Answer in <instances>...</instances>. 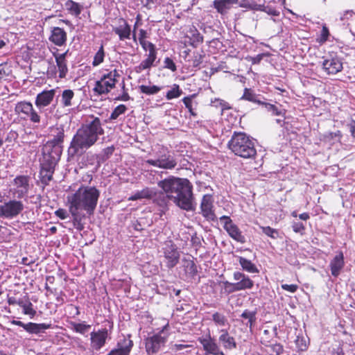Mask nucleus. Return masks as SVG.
Listing matches in <instances>:
<instances>
[{"mask_svg":"<svg viewBox=\"0 0 355 355\" xmlns=\"http://www.w3.org/2000/svg\"><path fill=\"white\" fill-rule=\"evenodd\" d=\"M329 35L330 33L329 28L327 27L326 25H324L322 26L320 35L317 39L318 42H319L321 44L325 43L328 40Z\"/></svg>","mask_w":355,"mask_h":355,"instance_id":"obj_51","label":"nucleus"},{"mask_svg":"<svg viewBox=\"0 0 355 355\" xmlns=\"http://www.w3.org/2000/svg\"><path fill=\"white\" fill-rule=\"evenodd\" d=\"M219 219L220 221H223V228L232 239L242 244L246 242L245 236L243 235L238 226L232 222L230 216H223Z\"/></svg>","mask_w":355,"mask_h":355,"instance_id":"obj_14","label":"nucleus"},{"mask_svg":"<svg viewBox=\"0 0 355 355\" xmlns=\"http://www.w3.org/2000/svg\"><path fill=\"white\" fill-rule=\"evenodd\" d=\"M119 77V71L116 69L112 71L105 70L101 79L95 83L94 92L99 95L109 93L115 87L117 78Z\"/></svg>","mask_w":355,"mask_h":355,"instance_id":"obj_7","label":"nucleus"},{"mask_svg":"<svg viewBox=\"0 0 355 355\" xmlns=\"http://www.w3.org/2000/svg\"><path fill=\"white\" fill-rule=\"evenodd\" d=\"M100 191L94 186H81L67 197L69 209L94 214L97 207Z\"/></svg>","mask_w":355,"mask_h":355,"instance_id":"obj_3","label":"nucleus"},{"mask_svg":"<svg viewBox=\"0 0 355 355\" xmlns=\"http://www.w3.org/2000/svg\"><path fill=\"white\" fill-rule=\"evenodd\" d=\"M295 343L299 350L305 351L307 349L306 341L304 340L303 338H300L299 336H297Z\"/></svg>","mask_w":355,"mask_h":355,"instance_id":"obj_60","label":"nucleus"},{"mask_svg":"<svg viewBox=\"0 0 355 355\" xmlns=\"http://www.w3.org/2000/svg\"><path fill=\"white\" fill-rule=\"evenodd\" d=\"M198 340L202 345L204 350L207 354L212 355L224 354L223 352L220 349L215 338H212L210 334L198 338Z\"/></svg>","mask_w":355,"mask_h":355,"instance_id":"obj_15","label":"nucleus"},{"mask_svg":"<svg viewBox=\"0 0 355 355\" xmlns=\"http://www.w3.org/2000/svg\"><path fill=\"white\" fill-rule=\"evenodd\" d=\"M168 329V324L164 325L156 334L145 339V348L148 355L157 354L162 346L165 345L168 338V334L164 332Z\"/></svg>","mask_w":355,"mask_h":355,"instance_id":"obj_8","label":"nucleus"},{"mask_svg":"<svg viewBox=\"0 0 355 355\" xmlns=\"http://www.w3.org/2000/svg\"><path fill=\"white\" fill-rule=\"evenodd\" d=\"M190 44L193 47H198L200 44L203 42V36L199 33V31L194 28L191 31Z\"/></svg>","mask_w":355,"mask_h":355,"instance_id":"obj_40","label":"nucleus"},{"mask_svg":"<svg viewBox=\"0 0 355 355\" xmlns=\"http://www.w3.org/2000/svg\"><path fill=\"white\" fill-rule=\"evenodd\" d=\"M139 89L142 94L154 95L157 94L162 89V87L150 84L149 85H141L139 86Z\"/></svg>","mask_w":355,"mask_h":355,"instance_id":"obj_38","label":"nucleus"},{"mask_svg":"<svg viewBox=\"0 0 355 355\" xmlns=\"http://www.w3.org/2000/svg\"><path fill=\"white\" fill-rule=\"evenodd\" d=\"M346 125L350 132L351 135L355 138V120L352 119L349 122H347Z\"/></svg>","mask_w":355,"mask_h":355,"instance_id":"obj_64","label":"nucleus"},{"mask_svg":"<svg viewBox=\"0 0 355 355\" xmlns=\"http://www.w3.org/2000/svg\"><path fill=\"white\" fill-rule=\"evenodd\" d=\"M115 148L114 146H108L102 150L97 155L99 162H105L114 153Z\"/></svg>","mask_w":355,"mask_h":355,"instance_id":"obj_41","label":"nucleus"},{"mask_svg":"<svg viewBox=\"0 0 355 355\" xmlns=\"http://www.w3.org/2000/svg\"><path fill=\"white\" fill-rule=\"evenodd\" d=\"M220 333L218 340L225 349L231 350L236 348L237 345L234 338L229 334L227 329H221Z\"/></svg>","mask_w":355,"mask_h":355,"instance_id":"obj_27","label":"nucleus"},{"mask_svg":"<svg viewBox=\"0 0 355 355\" xmlns=\"http://www.w3.org/2000/svg\"><path fill=\"white\" fill-rule=\"evenodd\" d=\"M183 267L185 272L190 277H193L198 273L197 266L193 261V257L189 256L182 259Z\"/></svg>","mask_w":355,"mask_h":355,"instance_id":"obj_28","label":"nucleus"},{"mask_svg":"<svg viewBox=\"0 0 355 355\" xmlns=\"http://www.w3.org/2000/svg\"><path fill=\"white\" fill-rule=\"evenodd\" d=\"M74 97V92L71 89H64L61 95V103L63 107L72 105V100Z\"/></svg>","mask_w":355,"mask_h":355,"instance_id":"obj_34","label":"nucleus"},{"mask_svg":"<svg viewBox=\"0 0 355 355\" xmlns=\"http://www.w3.org/2000/svg\"><path fill=\"white\" fill-rule=\"evenodd\" d=\"M49 40L54 44L61 46L64 44L67 41V33L63 28L53 27L51 30Z\"/></svg>","mask_w":355,"mask_h":355,"instance_id":"obj_26","label":"nucleus"},{"mask_svg":"<svg viewBox=\"0 0 355 355\" xmlns=\"http://www.w3.org/2000/svg\"><path fill=\"white\" fill-rule=\"evenodd\" d=\"M263 234L272 239H277L279 236L278 231L276 229H273L269 226L261 227Z\"/></svg>","mask_w":355,"mask_h":355,"instance_id":"obj_50","label":"nucleus"},{"mask_svg":"<svg viewBox=\"0 0 355 355\" xmlns=\"http://www.w3.org/2000/svg\"><path fill=\"white\" fill-rule=\"evenodd\" d=\"M195 97V94L190 95L188 96H186L182 98V102L184 103L186 108L189 110L190 114L193 116H196L197 113L195 112L196 107H193L197 105L196 102H193V98Z\"/></svg>","mask_w":355,"mask_h":355,"instance_id":"obj_36","label":"nucleus"},{"mask_svg":"<svg viewBox=\"0 0 355 355\" xmlns=\"http://www.w3.org/2000/svg\"><path fill=\"white\" fill-rule=\"evenodd\" d=\"M153 195V191L146 187L141 191H136L133 195L128 198V200L135 201L141 199H150Z\"/></svg>","mask_w":355,"mask_h":355,"instance_id":"obj_32","label":"nucleus"},{"mask_svg":"<svg viewBox=\"0 0 355 355\" xmlns=\"http://www.w3.org/2000/svg\"><path fill=\"white\" fill-rule=\"evenodd\" d=\"M257 311H250L248 309H245L243 311L241 317L245 320H247V322H245L247 327H249L250 330H252V327L255 324L257 320Z\"/></svg>","mask_w":355,"mask_h":355,"instance_id":"obj_33","label":"nucleus"},{"mask_svg":"<svg viewBox=\"0 0 355 355\" xmlns=\"http://www.w3.org/2000/svg\"><path fill=\"white\" fill-rule=\"evenodd\" d=\"M212 320L214 322L216 325L223 327L227 324V318L222 313L215 312L212 315Z\"/></svg>","mask_w":355,"mask_h":355,"instance_id":"obj_44","label":"nucleus"},{"mask_svg":"<svg viewBox=\"0 0 355 355\" xmlns=\"http://www.w3.org/2000/svg\"><path fill=\"white\" fill-rule=\"evenodd\" d=\"M71 325L74 331L81 334H85L91 328V325L87 324L85 322L76 323L75 322H72Z\"/></svg>","mask_w":355,"mask_h":355,"instance_id":"obj_43","label":"nucleus"},{"mask_svg":"<svg viewBox=\"0 0 355 355\" xmlns=\"http://www.w3.org/2000/svg\"><path fill=\"white\" fill-rule=\"evenodd\" d=\"M10 323L14 325L23 327L29 334H39L44 333L45 330L51 328V324L28 322L25 324L19 320H13Z\"/></svg>","mask_w":355,"mask_h":355,"instance_id":"obj_16","label":"nucleus"},{"mask_svg":"<svg viewBox=\"0 0 355 355\" xmlns=\"http://www.w3.org/2000/svg\"><path fill=\"white\" fill-rule=\"evenodd\" d=\"M150 49L148 50V54L147 58L153 61H155L157 58V49L155 45H150Z\"/></svg>","mask_w":355,"mask_h":355,"instance_id":"obj_61","label":"nucleus"},{"mask_svg":"<svg viewBox=\"0 0 355 355\" xmlns=\"http://www.w3.org/2000/svg\"><path fill=\"white\" fill-rule=\"evenodd\" d=\"M126 110L127 107L125 105L121 104L116 106L110 114V121L116 120L120 115L125 114Z\"/></svg>","mask_w":355,"mask_h":355,"instance_id":"obj_45","label":"nucleus"},{"mask_svg":"<svg viewBox=\"0 0 355 355\" xmlns=\"http://www.w3.org/2000/svg\"><path fill=\"white\" fill-rule=\"evenodd\" d=\"M145 164L164 170H173L178 165V162L167 148L160 146L155 153V157L146 160Z\"/></svg>","mask_w":355,"mask_h":355,"instance_id":"obj_6","label":"nucleus"},{"mask_svg":"<svg viewBox=\"0 0 355 355\" xmlns=\"http://www.w3.org/2000/svg\"><path fill=\"white\" fill-rule=\"evenodd\" d=\"M223 284H224V292L226 294H230L233 293L237 291H240L237 283H232L228 281L223 282Z\"/></svg>","mask_w":355,"mask_h":355,"instance_id":"obj_47","label":"nucleus"},{"mask_svg":"<svg viewBox=\"0 0 355 355\" xmlns=\"http://www.w3.org/2000/svg\"><path fill=\"white\" fill-rule=\"evenodd\" d=\"M321 66L323 71L327 75H336L343 69L341 59L334 53L323 56Z\"/></svg>","mask_w":355,"mask_h":355,"instance_id":"obj_11","label":"nucleus"},{"mask_svg":"<svg viewBox=\"0 0 355 355\" xmlns=\"http://www.w3.org/2000/svg\"><path fill=\"white\" fill-rule=\"evenodd\" d=\"M56 216L62 220H64L68 217V213L66 209L60 208L55 211Z\"/></svg>","mask_w":355,"mask_h":355,"instance_id":"obj_63","label":"nucleus"},{"mask_svg":"<svg viewBox=\"0 0 355 355\" xmlns=\"http://www.w3.org/2000/svg\"><path fill=\"white\" fill-rule=\"evenodd\" d=\"M239 100L248 101L259 105H262L264 104L266 98L262 95L257 94L252 89L245 88L243 94Z\"/></svg>","mask_w":355,"mask_h":355,"instance_id":"obj_24","label":"nucleus"},{"mask_svg":"<svg viewBox=\"0 0 355 355\" xmlns=\"http://www.w3.org/2000/svg\"><path fill=\"white\" fill-rule=\"evenodd\" d=\"M344 266V255L343 252L340 251L331 260L329 263L331 275L335 277H338Z\"/></svg>","mask_w":355,"mask_h":355,"instance_id":"obj_21","label":"nucleus"},{"mask_svg":"<svg viewBox=\"0 0 355 355\" xmlns=\"http://www.w3.org/2000/svg\"><path fill=\"white\" fill-rule=\"evenodd\" d=\"M15 111L21 119L29 120L34 123L40 122V116L34 110L30 102L21 101L16 104Z\"/></svg>","mask_w":355,"mask_h":355,"instance_id":"obj_12","label":"nucleus"},{"mask_svg":"<svg viewBox=\"0 0 355 355\" xmlns=\"http://www.w3.org/2000/svg\"><path fill=\"white\" fill-rule=\"evenodd\" d=\"M214 198L210 194L203 196L201 203L200 210L202 215L207 220H215L216 216L214 211Z\"/></svg>","mask_w":355,"mask_h":355,"instance_id":"obj_17","label":"nucleus"},{"mask_svg":"<svg viewBox=\"0 0 355 355\" xmlns=\"http://www.w3.org/2000/svg\"><path fill=\"white\" fill-rule=\"evenodd\" d=\"M160 252L162 253L161 257L164 258L163 261L168 268L171 269L178 263L180 256V252L172 241H166Z\"/></svg>","mask_w":355,"mask_h":355,"instance_id":"obj_9","label":"nucleus"},{"mask_svg":"<svg viewBox=\"0 0 355 355\" xmlns=\"http://www.w3.org/2000/svg\"><path fill=\"white\" fill-rule=\"evenodd\" d=\"M72 218H73V224L75 228L79 231H81L84 229V225L82 223V220L85 218V214L84 212H80L78 211H74L71 209H69Z\"/></svg>","mask_w":355,"mask_h":355,"instance_id":"obj_30","label":"nucleus"},{"mask_svg":"<svg viewBox=\"0 0 355 355\" xmlns=\"http://www.w3.org/2000/svg\"><path fill=\"white\" fill-rule=\"evenodd\" d=\"M166 197L180 209L186 211H194L196 203L193 195V185L187 178L173 175L158 182Z\"/></svg>","mask_w":355,"mask_h":355,"instance_id":"obj_2","label":"nucleus"},{"mask_svg":"<svg viewBox=\"0 0 355 355\" xmlns=\"http://www.w3.org/2000/svg\"><path fill=\"white\" fill-rule=\"evenodd\" d=\"M292 228L295 233H299L301 235H303L304 234L305 226L301 222H293Z\"/></svg>","mask_w":355,"mask_h":355,"instance_id":"obj_54","label":"nucleus"},{"mask_svg":"<svg viewBox=\"0 0 355 355\" xmlns=\"http://www.w3.org/2000/svg\"><path fill=\"white\" fill-rule=\"evenodd\" d=\"M91 347L92 349L98 351L105 344L108 336V331L106 328L92 331L90 334Z\"/></svg>","mask_w":355,"mask_h":355,"instance_id":"obj_19","label":"nucleus"},{"mask_svg":"<svg viewBox=\"0 0 355 355\" xmlns=\"http://www.w3.org/2000/svg\"><path fill=\"white\" fill-rule=\"evenodd\" d=\"M104 57H105V53H104L103 46H101L94 55V60L92 62V65L94 67L99 65L101 63H102L103 62Z\"/></svg>","mask_w":355,"mask_h":355,"instance_id":"obj_48","label":"nucleus"},{"mask_svg":"<svg viewBox=\"0 0 355 355\" xmlns=\"http://www.w3.org/2000/svg\"><path fill=\"white\" fill-rule=\"evenodd\" d=\"M261 344L264 345L266 347H270L272 352L276 354V355H280L284 352V347L281 344L275 343L272 345H270V339L268 338H261Z\"/></svg>","mask_w":355,"mask_h":355,"instance_id":"obj_39","label":"nucleus"},{"mask_svg":"<svg viewBox=\"0 0 355 355\" xmlns=\"http://www.w3.org/2000/svg\"><path fill=\"white\" fill-rule=\"evenodd\" d=\"M164 64L165 68L168 69L173 72L177 70V67H176L175 62L173 61L172 59H171L168 57H167L164 59Z\"/></svg>","mask_w":355,"mask_h":355,"instance_id":"obj_57","label":"nucleus"},{"mask_svg":"<svg viewBox=\"0 0 355 355\" xmlns=\"http://www.w3.org/2000/svg\"><path fill=\"white\" fill-rule=\"evenodd\" d=\"M233 278L236 281L239 291L251 289L254 286V282L242 272H234L233 274Z\"/></svg>","mask_w":355,"mask_h":355,"instance_id":"obj_22","label":"nucleus"},{"mask_svg":"<svg viewBox=\"0 0 355 355\" xmlns=\"http://www.w3.org/2000/svg\"><path fill=\"white\" fill-rule=\"evenodd\" d=\"M30 180L31 178L28 175L16 176L12 181L13 188L10 189L13 196L18 199L26 197L31 189Z\"/></svg>","mask_w":355,"mask_h":355,"instance_id":"obj_10","label":"nucleus"},{"mask_svg":"<svg viewBox=\"0 0 355 355\" xmlns=\"http://www.w3.org/2000/svg\"><path fill=\"white\" fill-rule=\"evenodd\" d=\"M133 346V342L130 339V336H128V338L123 337L121 339L117 344V347L123 350L124 352H126L128 355H129L131 349Z\"/></svg>","mask_w":355,"mask_h":355,"instance_id":"obj_35","label":"nucleus"},{"mask_svg":"<svg viewBox=\"0 0 355 355\" xmlns=\"http://www.w3.org/2000/svg\"><path fill=\"white\" fill-rule=\"evenodd\" d=\"M144 218H140L139 220L132 221L131 227L136 231H142L144 229Z\"/></svg>","mask_w":355,"mask_h":355,"instance_id":"obj_56","label":"nucleus"},{"mask_svg":"<svg viewBox=\"0 0 355 355\" xmlns=\"http://www.w3.org/2000/svg\"><path fill=\"white\" fill-rule=\"evenodd\" d=\"M262 105L265 106L266 110L268 112H271L272 114L274 116H283L284 114V110H280L275 105L270 104L264 101V104Z\"/></svg>","mask_w":355,"mask_h":355,"instance_id":"obj_46","label":"nucleus"},{"mask_svg":"<svg viewBox=\"0 0 355 355\" xmlns=\"http://www.w3.org/2000/svg\"><path fill=\"white\" fill-rule=\"evenodd\" d=\"M52 139L49 140L46 144H51L63 150V143L65 137L64 130L62 125L55 126L51 129Z\"/></svg>","mask_w":355,"mask_h":355,"instance_id":"obj_20","label":"nucleus"},{"mask_svg":"<svg viewBox=\"0 0 355 355\" xmlns=\"http://www.w3.org/2000/svg\"><path fill=\"white\" fill-rule=\"evenodd\" d=\"M23 313L25 315H28L32 318L35 314L36 311L33 308V304L31 302H28L27 304L23 307Z\"/></svg>","mask_w":355,"mask_h":355,"instance_id":"obj_55","label":"nucleus"},{"mask_svg":"<svg viewBox=\"0 0 355 355\" xmlns=\"http://www.w3.org/2000/svg\"><path fill=\"white\" fill-rule=\"evenodd\" d=\"M68 54V51L63 53H53V55L55 59L56 64L58 68L59 77L64 78L68 73V68L67 64L66 58Z\"/></svg>","mask_w":355,"mask_h":355,"instance_id":"obj_25","label":"nucleus"},{"mask_svg":"<svg viewBox=\"0 0 355 355\" xmlns=\"http://www.w3.org/2000/svg\"><path fill=\"white\" fill-rule=\"evenodd\" d=\"M105 133L101 120L89 115L73 135L67 150V161L83 155L93 146Z\"/></svg>","mask_w":355,"mask_h":355,"instance_id":"obj_1","label":"nucleus"},{"mask_svg":"<svg viewBox=\"0 0 355 355\" xmlns=\"http://www.w3.org/2000/svg\"><path fill=\"white\" fill-rule=\"evenodd\" d=\"M204 55L198 52H194L191 60L192 66L193 67H199L202 62Z\"/></svg>","mask_w":355,"mask_h":355,"instance_id":"obj_53","label":"nucleus"},{"mask_svg":"<svg viewBox=\"0 0 355 355\" xmlns=\"http://www.w3.org/2000/svg\"><path fill=\"white\" fill-rule=\"evenodd\" d=\"M282 288L284 291H287L291 293H294L297 291L298 286L296 284H282Z\"/></svg>","mask_w":355,"mask_h":355,"instance_id":"obj_62","label":"nucleus"},{"mask_svg":"<svg viewBox=\"0 0 355 355\" xmlns=\"http://www.w3.org/2000/svg\"><path fill=\"white\" fill-rule=\"evenodd\" d=\"M153 63L150 60L146 58L136 67V71L139 73L145 69H150L153 65Z\"/></svg>","mask_w":355,"mask_h":355,"instance_id":"obj_52","label":"nucleus"},{"mask_svg":"<svg viewBox=\"0 0 355 355\" xmlns=\"http://www.w3.org/2000/svg\"><path fill=\"white\" fill-rule=\"evenodd\" d=\"M236 257L243 270L249 273H258L259 272L256 265L250 260L240 256H237Z\"/></svg>","mask_w":355,"mask_h":355,"instance_id":"obj_29","label":"nucleus"},{"mask_svg":"<svg viewBox=\"0 0 355 355\" xmlns=\"http://www.w3.org/2000/svg\"><path fill=\"white\" fill-rule=\"evenodd\" d=\"M262 11L265 12L267 14L272 15V16H279V11L270 6H266V7H263Z\"/></svg>","mask_w":355,"mask_h":355,"instance_id":"obj_59","label":"nucleus"},{"mask_svg":"<svg viewBox=\"0 0 355 355\" xmlns=\"http://www.w3.org/2000/svg\"><path fill=\"white\" fill-rule=\"evenodd\" d=\"M183 92L177 84H174L171 89L168 90L166 94L167 100L178 98L182 94Z\"/></svg>","mask_w":355,"mask_h":355,"instance_id":"obj_42","label":"nucleus"},{"mask_svg":"<svg viewBox=\"0 0 355 355\" xmlns=\"http://www.w3.org/2000/svg\"><path fill=\"white\" fill-rule=\"evenodd\" d=\"M211 105L216 107H220L222 111L231 108L228 103L220 98H214V100H211Z\"/></svg>","mask_w":355,"mask_h":355,"instance_id":"obj_49","label":"nucleus"},{"mask_svg":"<svg viewBox=\"0 0 355 355\" xmlns=\"http://www.w3.org/2000/svg\"><path fill=\"white\" fill-rule=\"evenodd\" d=\"M239 4V0H214L213 7L221 15H225L228 11L234 6Z\"/></svg>","mask_w":355,"mask_h":355,"instance_id":"obj_23","label":"nucleus"},{"mask_svg":"<svg viewBox=\"0 0 355 355\" xmlns=\"http://www.w3.org/2000/svg\"><path fill=\"white\" fill-rule=\"evenodd\" d=\"M229 148L243 159H254L257 150L253 139L244 132H234L228 142Z\"/></svg>","mask_w":355,"mask_h":355,"instance_id":"obj_5","label":"nucleus"},{"mask_svg":"<svg viewBox=\"0 0 355 355\" xmlns=\"http://www.w3.org/2000/svg\"><path fill=\"white\" fill-rule=\"evenodd\" d=\"M65 7L67 10L75 16H78L82 11V6L78 3L72 0H67L65 3Z\"/></svg>","mask_w":355,"mask_h":355,"instance_id":"obj_37","label":"nucleus"},{"mask_svg":"<svg viewBox=\"0 0 355 355\" xmlns=\"http://www.w3.org/2000/svg\"><path fill=\"white\" fill-rule=\"evenodd\" d=\"M355 13L352 10H347L340 13V20L341 21H346L352 19Z\"/></svg>","mask_w":355,"mask_h":355,"instance_id":"obj_58","label":"nucleus"},{"mask_svg":"<svg viewBox=\"0 0 355 355\" xmlns=\"http://www.w3.org/2000/svg\"><path fill=\"white\" fill-rule=\"evenodd\" d=\"M24 209L23 202L17 200H10L0 205V218L12 219L17 217Z\"/></svg>","mask_w":355,"mask_h":355,"instance_id":"obj_13","label":"nucleus"},{"mask_svg":"<svg viewBox=\"0 0 355 355\" xmlns=\"http://www.w3.org/2000/svg\"><path fill=\"white\" fill-rule=\"evenodd\" d=\"M55 89H52L49 90H44L37 95L35 104L40 112L44 110V107L49 106L52 103L55 97Z\"/></svg>","mask_w":355,"mask_h":355,"instance_id":"obj_18","label":"nucleus"},{"mask_svg":"<svg viewBox=\"0 0 355 355\" xmlns=\"http://www.w3.org/2000/svg\"><path fill=\"white\" fill-rule=\"evenodd\" d=\"M123 26H120L114 29V32L119 35L120 40L130 39L131 35L130 26L125 21Z\"/></svg>","mask_w":355,"mask_h":355,"instance_id":"obj_31","label":"nucleus"},{"mask_svg":"<svg viewBox=\"0 0 355 355\" xmlns=\"http://www.w3.org/2000/svg\"><path fill=\"white\" fill-rule=\"evenodd\" d=\"M62 150L51 144H44L43 145L41 150L42 156L40 157L39 162L40 180L44 185H48L51 181Z\"/></svg>","mask_w":355,"mask_h":355,"instance_id":"obj_4","label":"nucleus"}]
</instances>
